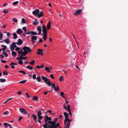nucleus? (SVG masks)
<instances>
[{
	"label": "nucleus",
	"instance_id": "40",
	"mask_svg": "<svg viewBox=\"0 0 128 128\" xmlns=\"http://www.w3.org/2000/svg\"><path fill=\"white\" fill-rule=\"evenodd\" d=\"M8 73L7 72V71H4L3 72V74L4 75H8Z\"/></svg>",
	"mask_w": 128,
	"mask_h": 128
},
{
	"label": "nucleus",
	"instance_id": "30",
	"mask_svg": "<svg viewBox=\"0 0 128 128\" xmlns=\"http://www.w3.org/2000/svg\"><path fill=\"white\" fill-rule=\"evenodd\" d=\"M28 68L30 70H32L33 69V68L30 66H28L26 67Z\"/></svg>",
	"mask_w": 128,
	"mask_h": 128
},
{
	"label": "nucleus",
	"instance_id": "2",
	"mask_svg": "<svg viewBox=\"0 0 128 128\" xmlns=\"http://www.w3.org/2000/svg\"><path fill=\"white\" fill-rule=\"evenodd\" d=\"M48 123L50 124L52 126V128H56L59 126L60 124L59 123H58L56 124V122L53 121H48Z\"/></svg>",
	"mask_w": 128,
	"mask_h": 128
},
{
	"label": "nucleus",
	"instance_id": "56",
	"mask_svg": "<svg viewBox=\"0 0 128 128\" xmlns=\"http://www.w3.org/2000/svg\"><path fill=\"white\" fill-rule=\"evenodd\" d=\"M26 26H24L22 28V30L25 32L26 30Z\"/></svg>",
	"mask_w": 128,
	"mask_h": 128
},
{
	"label": "nucleus",
	"instance_id": "48",
	"mask_svg": "<svg viewBox=\"0 0 128 128\" xmlns=\"http://www.w3.org/2000/svg\"><path fill=\"white\" fill-rule=\"evenodd\" d=\"M35 63V61L34 60H32V62H30V63L32 65H33L34 64V63Z\"/></svg>",
	"mask_w": 128,
	"mask_h": 128
},
{
	"label": "nucleus",
	"instance_id": "32",
	"mask_svg": "<svg viewBox=\"0 0 128 128\" xmlns=\"http://www.w3.org/2000/svg\"><path fill=\"white\" fill-rule=\"evenodd\" d=\"M50 68H49L48 67H46L45 68V70L49 72H50Z\"/></svg>",
	"mask_w": 128,
	"mask_h": 128
},
{
	"label": "nucleus",
	"instance_id": "35",
	"mask_svg": "<svg viewBox=\"0 0 128 128\" xmlns=\"http://www.w3.org/2000/svg\"><path fill=\"white\" fill-rule=\"evenodd\" d=\"M28 54V53H27V52H26L24 50L23 52L22 53V54L23 55V56H25Z\"/></svg>",
	"mask_w": 128,
	"mask_h": 128
},
{
	"label": "nucleus",
	"instance_id": "24",
	"mask_svg": "<svg viewBox=\"0 0 128 128\" xmlns=\"http://www.w3.org/2000/svg\"><path fill=\"white\" fill-rule=\"evenodd\" d=\"M69 120V119L68 118H68H65V119L64 120V124H65V125L66 126V123L67 121H68Z\"/></svg>",
	"mask_w": 128,
	"mask_h": 128
},
{
	"label": "nucleus",
	"instance_id": "15",
	"mask_svg": "<svg viewBox=\"0 0 128 128\" xmlns=\"http://www.w3.org/2000/svg\"><path fill=\"white\" fill-rule=\"evenodd\" d=\"M41 27L40 26H38L37 28V30L39 31L38 34L40 35L41 33L42 30L41 29Z\"/></svg>",
	"mask_w": 128,
	"mask_h": 128
},
{
	"label": "nucleus",
	"instance_id": "46",
	"mask_svg": "<svg viewBox=\"0 0 128 128\" xmlns=\"http://www.w3.org/2000/svg\"><path fill=\"white\" fill-rule=\"evenodd\" d=\"M1 46L3 47V48L5 50L7 48L6 46L3 45H1Z\"/></svg>",
	"mask_w": 128,
	"mask_h": 128
},
{
	"label": "nucleus",
	"instance_id": "1",
	"mask_svg": "<svg viewBox=\"0 0 128 128\" xmlns=\"http://www.w3.org/2000/svg\"><path fill=\"white\" fill-rule=\"evenodd\" d=\"M43 11L40 12L38 9H36L34 11L32 12V14L36 16H37L39 18L44 16L43 14Z\"/></svg>",
	"mask_w": 128,
	"mask_h": 128
},
{
	"label": "nucleus",
	"instance_id": "6",
	"mask_svg": "<svg viewBox=\"0 0 128 128\" xmlns=\"http://www.w3.org/2000/svg\"><path fill=\"white\" fill-rule=\"evenodd\" d=\"M31 39L32 44H34L36 42L35 40H37V36H33L31 37Z\"/></svg>",
	"mask_w": 128,
	"mask_h": 128
},
{
	"label": "nucleus",
	"instance_id": "36",
	"mask_svg": "<svg viewBox=\"0 0 128 128\" xmlns=\"http://www.w3.org/2000/svg\"><path fill=\"white\" fill-rule=\"evenodd\" d=\"M6 80L5 79H2V78H0V82H4L6 81Z\"/></svg>",
	"mask_w": 128,
	"mask_h": 128
},
{
	"label": "nucleus",
	"instance_id": "28",
	"mask_svg": "<svg viewBox=\"0 0 128 128\" xmlns=\"http://www.w3.org/2000/svg\"><path fill=\"white\" fill-rule=\"evenodd\" d=\"M13 38L14 39H16L17 38V35L15 33H14L13 34Z\"/></svg>",
	"mask_w": 128,
	"mask_h": 128
},
{
	"label": "nucleus",
	"instance_id": "61",
	"mask_svg": "<svg viewBox=\"0 0 128 128\" xmlns=\"http://www.w3.org/2000/svg\"><path fill=\"white\" fill-rule=\"evenodd\" d=\"M19 56H20L19 57L20 58L21 60H22L23 58V55L22 54H21Z\"/></svg>",
	"mask_w": 128,
	"mask_h": 128
},
{
	"label": "nucleus",
	"instance_id": "42",
	"mask_svg": "<svg viewBox=\"0 0 128 128\" xmlns=\"http://www.w3.org/2000/svg\"><path fill=\"white\" fill-rule=\"evenodd\" d=\"M2 54H3L5 55V56L6 57H7L8 56V54L5 52H2Z\"/></svg>",
	"mask_w": 128,
	"mask_h": 128
},
{
	"label": "nucleus",
	"instance_id": "55",
	"mask_svg": "<svg viewBox=\"0 0 128 128\" xmlns=\"http://www.w3.org/2000/svg\"><path fill=\"white\" fill-rule=\"evenodd\" d=\"M9 113V112L8 111H6L4 112L3 114L4 115H6Z\"/></svg>",
	"mask_w": 128,
	"mask_h": 128
},
{
	"label": "nucleus",
	"instance_id": "44",
	"mask_svg": "<svg viewBox=\"0 0 128 128\" xmlns=\"http://www.w3.org/2000/svg\"><path fill=\"white\" fill-rule=\"evenodd\" d=\"M12 20L16 23L18 22V20L16 18H13L12 19Z\"/></svg>",
	"mask_w": 128,
	"mask_h": 128
},
{
	"label": "nucleus",
	"instance_id": "53",
	"mask_svg": "<svg viewBox=\"0 0 128 128\" xmlns=\"http://www.w3.org/2000/svg\"><path fill=\"white\" fill-rule=\"evenodd\" d=\"M67 108L68 111H70V105H68L67 106Z\"/></svg>",
	"mask_w": 128,
	"mask_h": 128
},
{
	"label": "nucleus",
	"instance_id": "23",
	"mask_svg": "<svg viewBox=\"0 0 128 128\" xmlns=\"http://www.w3.org/2000/svg\"><path fill=\"white\" fill-rule=\"evenodd\" d=\"M38 98L37 96H34L32 100H34L38 102Z\"/></svg>",
	"mask_w": 128,
	"mask_h": 128
},
{
	"label": "nucleus",
	"instance_id": "62",
	"mask_svg": "<svg viewBox=\"0 0 128 128\" xmlns=\"http://www.w3.org/2000/svg\"><path fill=\"white\" fill-rule=\"evenodd\" d=\"M70 125V123L69 122H68L67 124V126H66V127H68V126Z\"/></svg>",
	"mask_w": 128,
	"mask_h": 128
},
{
	"label": "nucleus",
	"instance_id": "47",
	"mask_svg": "<svg viewBox=\"0 0 128 128\" xmlns=\"http://www.w3.org/2000/svg\"><path fill=\"white\" fill-rule=\"evenodd\" d=\"M18 1H16V2H13V4L14 5H15L18 4Z\"/></svg>",
	"mask_w": 128,
	"mask_h": 128
},
{
	"label": "nucleus",
	"instance_id": "7",
	"mask_svg": "<svg viewBox=\"0 0 128 128\" xmlns=\"http://www.w3.org/2000/svg\"><path fill=\"white\" fill-rule=\"evenodd\" d=\"M20 111L21 113L24 115H26L28 113V112L27 111L23 108H20Z\"/></svg>",
	"mask_w": 128,
	"mask_h": 128
},
{
	"label": "nucleus",
	"instance_id": "8",
	"mask_svg": "<svg viewBox=\"0 0 128 128\" xmlns=\"http://www.w3.org/2000/svg\"><path fill=\"white\" fill-rule=\"evenodd\" d=\"M16 47V43L15 42H13L11 45H10V47L12 51H13L14 49V48Z\"/></svg>",
	"mask_w": 128,
	"mask_h": 128
},
{
	"label": "nucleus",
	"instance_id": "18",
	"mask_svg": "<svg viewBox=\"0 0 128 128\" xmlns=\"http://www.w3.org/2000/svg\"><path fill=\"white\" fill-rule=\"evenodd\" d=\"M32 117L33 118L34 120L35 121L37 122H38L37 120V117L34 114H32Z\"/></svg>",
	"mask_w": 128,
	"mask_h": 128
},
{
	"label": "nucleus",
	"instance_id": "50",
	"mask_svg": "<svg viewBox=\"0 0 128 128\" xmlns=\"http://www.w3.org/2000/svg\"><path fill=\"white\" fill-rule=\"evenodd\" d=\"M18 63L19 64L21 65L22 64L23 62L22 60H18Z\"/></svg>",
	"mask_w": 128,
	"mask_h": 128
},
{
	"label": "nucleus",
	"instance_id": "11",
	"mask_svg": "<svg viewBox=\"0 0 128 128\" xmlns=\"http://www.w3.org/2000/svg\"><path fill=\"white\" fill-rule=\"evenodd\" d=\"M48 122L47 123L46 122V124H44L42 125L43 127L44 128H52V125H50L48 124Z\"/></svg>",
	"mask_w": 128,
	"mask_h": 128
},
{
	"label": "nucleus",
	"instance_id": "26",
	"mask_svg": "<svg viewBox=\"0 0 128 128\" xmlns=\"http://www.w3.org/2000/svg\"><path fill=\"white\" fill-rule=\"evenodd\" d=\"M60 95L63 98H65V97L64 96V92H62L60 94Z\"/></svg>",
	"mask_w": 128,
	"mask_h": 128
},
{
	"label": "nucleus",
	"instance_id": "58",
	"mask_svg": "<svg viewBox=\"0 0 128 128\" xmlns=\"http://www.w3.org/2000/svg\"><path fill=\"white\" fill-rule=\"evenodd\" d=\"M50 77L52 78L53 79H54V77L52 74H51L50 75Z\"/></svg>",
	"mask_w": 128,
	"mask_h": 128
},
{
	"label": "nucleus",
	"instance_id": "45",
	"mask_svg": "<svg viewBox=\"0 0 128 128\" xmlns=\"http://www.w3.org/2000/svg\"><path fill=\"white\" fill-rule=\"evenodd\" d=\"M8 12V10L7 9H4L3 10V13L4 14H6L7 12Z\"/></svg>",
	"mask_w": 128,
	"mask_h": 128
},
{
	"label": "nucleus",
	"instance_id": "19",
	"mask_svg": "<svg viewBox=\"0 0 128 128\" xmlns=\"http://www.w3.org/2000/svg\"><path fill=\"white\" fill-rule=\"evenodd\" d=\"M44 67V65L43 64H42L41 66H40L38 65L36 66V68L37 69H40V68H43Z\"/></svg>",
	"mask_w": 128,
	"mask_h": 128
},
{
	"label": "nucleus",
	"instance_id": "14",
	"mask_svg": "<svg viewBox=\"0 0 128 128\" xmlns=\"http://www.w3.org/2000/svg\"><path fill=\"white\" fill-rule=\"evenodd\" d=\"M51 85L52 86V88H53L54 89H56V85L54 84H52L51 83V82L50 81L49 83L48 84V86H50Z\"/></svg>",
	"mask_w": 128,
	"mask_h": 128
},
{
	"label": "nucleus",
	"instance_id": "4",
	"mask_svg": "<svg viewBox=\"0 0 128 128\" xmlns=\"http://www.w3.org/2000/svg\"><path fill=\"white\" fill-rule=\"evenodd\" d=\"M22 49L25 51L26 52H27L28 53L29 52H30L32 51V50L30 49V48L29 47H28L26 46H25Z\"/></svg>",
	"mask_w": 128,
	"mask_h": 128
},
{
	"label": "nucleus",
	"instance_id": "3",
	"mask_svg": "<svg viewBox=\"0 0 128 128\" xmlns=\"http://www.w3.org/2000/svg\"><path fill=\"white\" fill-rule=\"evenodd\" d=\"M42 108H41L40 110L39 111H37V116H38V119L40 120H42L43 118V116H41L42 114V113L41 112L42 111Z\"/></svg>",
	"mask_w": 128,
	"mask_h": 128
},
{
	"label": "nucleus",
	"instance_id": "21",
	"mask_svg": "<svg viewBox=\"0 0 128 128\" xmlns=\"http://www.w3.org/2000/svg\"><path fill=\"white\" fill-rule=\"evenodd\" d=\"M47 29L48 30H49L51 28V23L50 22H49L47 24Z\"/></svg>",
	"mask_w": 128,
	"mask_h": 128
},
{
	"label": "nucleus",
	"instance_id": "34",
	"mask_svg": "<svg viewBox=\"0 0 128 128\" xmlns=\"http://www.w3.org/2000/svg\"><path fill=\"white\" fill-rule=\"evenodd\" d=\"M32 31H31V30L28 31L26 32V34H28V35L32 34Z\"/></svg>",
	"mask_w": 128,
	"mask_h": 128
},
{
	"label": "nucleus",
	"instance_id": "54",
	"mask_svg": "<svg viewBox=\"0 0 128 128\" xmlns=\"http://www.w3.org/2000/svg\"><path fill=\"white\" fill-rule=\"evenodd\" d=\"M15 48H15L16 50L18 51V50H19L20 49V48H19L18 47H17L16 46V47H15Z\"/></svg>",
	"mask_w": 128,
	"mask_h": 128
},
{
	"label": "nucleus",
	"instance_id": "63",
	"mask_svg": "<svg viewBox=\"0 0 128 128\" xmlns=\"http://www.w3.org/2000/svg\"><path fill=\"white\" fill-rule=\"evenodd\" d=\"M22 118L21 116H19V118L18 119V120L20 121L22 119Z\"/></svg>",
	"mask_w": 128,
	"mask_h": 128
},
{
	"label": "nucleus",
	"instance_id": "52",
	"mask_svg": "<svg viewBox=\"0 0 128 128\" xmlns=\"http://www.w3.org/2000/svg\"><path fill=\"white\" fill-rule=\"evenodd\" d=\"M3 34H0V40H2V39Z\"/></svg>",
	"mask_w": 128,
	"mask_h": 128
},
{
	"label": "nucleus",
	"instance_id": "49",
	"mask_svg": "<svg viewBox=\"0 0 128 128\" xmlns=\"http://www.w3.org/2000/svg\"><path fill=\"white\" fill-rule=\"evenodd\" d=\"M36 75L35 74H34L32 76V78L33 79L35 80L36 78Z\"/></svg>",
	"mask_w": 128,
	"mask_h": 128
},
{
	"label": "nucleus",
	"instance_id": "9",
	"mask_svg": "<svg viewBox=\"0 0 128 128\" xmlns=\"http://www.w3.org/2000/svg\"><path fill=\"white\" fill-rule=\"evenodd\" d=\"M82 9H79L76 10L74 14L75 16H78L82 12Z\"/></svg>",
	"mask_w": 128,
	"mask_h": 128
},
{
	"label": "nucleus",
	"instance_id": "27",
	"mask_svg": "<svg viewBox=\"0 0 128 128\" xmlns=\"http://www.w3.org/2000/svg\"><path fill=\"white\" fill-rule=\"evenodd\" d=\"M12 56L14 57H15L16 56V52L13 51H12Z\"/></svg>",
	"mask_w": 128,
	"mask_h": 128
},
{
	"label": "nucleus",
	"instance_id": "60",
	"mask_svg": "<svg viewBox=\"0 0 128 128\" xmlns=\"http://www.w3.org/2000/svg\"><path fill=\"white\" fill-rule=\"evenodd\" d=\"M12 64H13V65H17V64L12 62L10 64V65H11Z\"/></svg>",
	"mask_w": 128,
	"mask_h": 128
},
{
	"label": "nucleus",
	"instance_id": "10",
	"mask_svg": "<svg viewBox=\"0 0 128 128\" xmlns=\"http://www.w3.org/2000/svg\"><path fill=\"white\" fill-rule=\"evenodd\" d=\"M37 50L38 51L36 52V54H40L42 56L43 55V52H42L44 51L43 50L40 49H38Z\"/></svg>",
	"mask_w": 128,
	"mask_h": 128
},
{
	"label": "nucleus",
	"instance_id": "31",
	"mask_svg": "<svg viewBox=\"0 0 128 128\" xmlns=\"http://www.w3.org/2000/svg\"><path fill=\"white\" fill-rule=\"evenodd\" d=\"M64 114L65 116V118H68V113L64 112Z\"/></svg>",
	"mask_w": 128,
	"mask_h": 128
},
{
	"label": "nucleus",
	"instance_id": "37",
	"mask_svg": "<svg viewBox=\"0 0 128 128\" xmlns=\"http://www.w3.org/2000/svg\"><path fill=\"white\" fill-rule=\"evenodd\" d=\"M64 77L63 76H61L59 78V81L61 82L62 81Z\"/></svg>",
	"mask_w": 128,
	"mask_h": 128
},
{
	"label": "nucleus",
	"instance_id": "5",
	"mask_svg": "<svg viewBox=\"0 0 128 128\" xmlns=\"http://www.w3.org/2000/svg\"><path fill=\"white\" fill-rule=\"evenodd\" d=\"M42 80H44V82L46 83L47 85L50 81L49 80V79L46 76H41Z\"/></svg>",
	"mask_w": 128,
	"mask_h": 128
},
{
	"label": "nucleus",
	"instance_id": "16",
	"mask_svg": "<svg viewBox=\"0 0 128 128\" xmlns=\"http://www.w3.org/2000/svg\"><path fill=\"white\" fill-rule=\"evenodd\" d=\"M18 42H16V44L19 45H20L22 44V42L21 39H19L18 40Z\"/></svg>",
	"mask_w": 128,
	"mask_h": 128
},
{
	"label": "nucleus",
	"instance_id": "12",
	"mask_svg": "<svg viewBox=\"0 0 128 128\" xmlns=\"http://www.w3.org/2000/svg\"><path fill=\"white\" fill-rule=\"evenodd\" d=\"M52 118H51L48 117V116H45V119L44 121L46 122L47 123L48 121H51Z\"/></svg>",
	"mask_w": 128,
	"mask_h": 128
},
{
	"label": "nucleus",
	"instance_id": "22",
	"mask_svg": "<svg viewBox=\"0 0 128 128\" xmlns=\"http://www.w3.org/2000/svg\"><path fill=\"white\" fill-rule=\"evenodd\" d=\"M37 81L39 82H41V78L40 76H38L37 78H36Z\"/></svg>",
	"mask_w": 128,
	"mask_h": 128
},
{
	"label": "nucleus",
	"instance_id": "39",
	"mask_svg": "<svg viewBox=\"0 0 128 128\" xmlns=\"http://www.w3.org/2000/svg\"><path fill=\"white\" fill-rule=\"evenodd\" d=\"M38 33H37L36 32L32 31V35H36L38 34Z\"/></svg>",
	"mask_w": 128,
	"mask_h": 128
},
{
	"label": "nucleus",
	"instance_id": "17",
	"mask_svg": "<svg viewBox=\"0 0 128 128\" xmlns=\"http://www.w3.org/2000/svg\"><path fill=\"white\" fill-rule=\"evenodd\" d=\"M23 31L20 28H18L16 31V32L18 34H20L23 32Z\"/></svg>",
	"mask_w": 128,
	"mask_h": 128
},
{
	"label": "nucleus",
	"instance_id": "51",
	"mask_svg": "<svg viewBox=\"0 0 128 128\" xmlns=\"http://www.w3.org/2000/svg\"><path fill=\"white\" fill-rule=\"evenodd\" d=\"M19 72H21L23 74H26V72L22 70H20L18 71Z\"/></svg>",
	"mask_w": 128,
	"mask_h": 128
},
{
	"label": "nucleus",
	"instance_id": "43",
	"mask_svg": "<svg viewBox=\"0 0 128 128\" xmlns=\"http://www.w3.org/2000/svg\"><path fill=\"white\" fill-rule=\"evenodd\" d=\"M43 36L42 37V38L44 39V40H46L47 38V35H43Z\"/></svg>",
	"mask_w": 128,
	"mask_h": 128
},
{
	"label": "nucleus",
	"instance_id": "41",
	"mask_svg": "<svg viewBox=\"0 0 128 128\" xmlns=\"http://www.w3.org/2000/svg\"><path fill=\"white\" fill-rule=\"evenodd\" d=\"M22 22L23 24H25L26 23V22L25 19L24 18H23L22 20Z\"/></svg>",
	"mask_w": 128,
	"mask_h": 128
},
{
	"label": "nucleus",
	"instance_id": "25",
	"mask_svg": "<svg viewBox=\"0 0 128 128\" xmlns=\"http://www.w3.org/2000/svg\"><path fill=\"white\" fill-rule=\"evenodd\" d=\"M4 42L8 44L10 42V40L8 39H7L4 40Z\"/></svg>",
	"mask_w": 128,
	"mask_h": 128
},
{
	"label": "nucleus",
	"instance_id": "64",
	"mask_svg": "<svg viewBox=\"0 0 128 128\" xmlns=\"http://www.w3.org/2000/svg\"><path fill=\"white\" fill-rule=\"evenodd\" d=\"M1 61L2 63H5L6 62V61L4 60H1Z\"/></svg>",
	"mask_w": 128,
	"mask_h": 128
},
{
	"label": "nucleus",
	"instance_id": "59",
	"mask_svg": "<svg viewBox=\"0 0 128 128\" xmlns=\"http://www.w3.org/2000/svg\"><path fill=\"white\" fill-rule=\"evenodd\" d=\"M10 66H11V68L12 69H14V68L15 67L14 66V65H13V64H12L11 65H10Z\"/></svg>",
	"mask_w": 128,
	"mask_h": 128
},
{
	"label": "nucleus",
	"instance_id": "20",
	"mask_svg": "<svg viewBox=\"0 0 128 128\" xmlns=\"http://www.w3.org/2000/svg\"><path fill=\"white\" fill-rule=\"evenodd\" d=\"M42 32L47 31V29L46 28V26L43 25L42 26Z\"/></svg>",
	"mask_w": 128,
	"mask_h": 128
},
{
	"label": "nucleus",
	"instance_id": "38",
	"mask_svg": "<svg viewBox=\"0 0 128 128\" xmlns=\"http://www.w3.org/2000/svg\"><path fill=\"white\" fill-rule=\"evenodd\" d=\"M47 31H44V32H43V34H41V35L42 36H43V35H47Z\"/></svg>",
	"mask_w": 128,
	"mask_h": 128
},
{
	"label": "nucleus",
	"instance_id": "29",
	"mask_svg": "<svg viewBox=\"0 0 128 128\" xmlns=\"http://www.w3.org/2000/svg\"><path fill=\"white\" fill-rule=\"evenodd\" d=\"M26 81L27 80H23L19 82L18 83L19 84H24L25 82H26Z\"/></svg>",
	"mask_w": 128,
	"mask_h": 128
},
{
	"label": "nucleus",
	"instance_id": "33",
	"mask_svg": "<svg viewBox=\"0 0 128 128\" xmlns=\"http://www.w3.org/2000/svg\"><path fill=\"white\" fill-rule=\"evenodd\" d=\"M56 89H54L56 92H57L60 90V88L58 85L57 86V88L56 87Z\"/></svg>",
	"mask_w": 128,
	"mask_h": 128
},
{
	"label": "nucleus",
	"instance_id": "57",
	"mask_svg": "<svg viewBox=\"0 0 128 128\" xmlns=\"http://www.w3.org/2000/svg\"><path fill=\"white\" fill-rule=\"evenodd\" d=\"M38 24V22H34L33 23V24L35 25H37Z\"/></svg>",
	"mask_w": 128,
	"mask_h": 128
},
{
	"label": "nucleus",
	"instance_id": "13",
	"mask_svg": "<svg viewBox=\"0 0 128 128\" xmlns=\"http://www.w3.org/2000/svg\"><path fill=\"white\" fill-rule=\"evenodd\" d=\"M3 124L6 128H8V126L10 128H13L10 124H8L6 122H4V123Z\"/></svg>",
	"mask_w": 128,
	"mask_h": 128
}]
</instances>
